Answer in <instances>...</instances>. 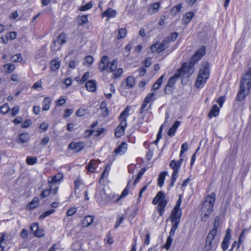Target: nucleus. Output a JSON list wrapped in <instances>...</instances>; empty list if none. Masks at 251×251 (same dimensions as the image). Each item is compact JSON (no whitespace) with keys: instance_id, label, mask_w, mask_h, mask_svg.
I'll return each mask as SVG.
<instances>
[{"instance_id":"obj_51","label":"nucleus","mask_w":251,"mask_h":251,"mask_svg":"<svg viewBox=\"0 0 251 251\" xmlns=\"http://www.w3.org/2000/svg\"><path fill=\"white\" fill-rule=\"evenodd\" d=\"M39 228V225L37 223H33L30 226V231L34 234L37 230Z\"/></svg>"},{"instance_id":"obj_33","label":"nucleus","mask_w":251,"mask_h":251,"mask_svg":"<svg viewBox=\"0 0 251 251\" xmlns=\"http://www.w3.org/2000/svg\"><path fill=\"white\" fill-rule=\"evenodd\" d=\"M63 175L61 173H58L54 175L51 178V180L50 181H49V184L51 185L52 184L59 181L63 177Z\"/></svg>"},{"instance_id":"obj_24","label":"nucleus","mask_w":251,"mask_h":251,"mask_svg":"<svg viewBox=\"0 0 251 251\" xmlns=\"http://www.w3.org/2000/svg\"><path fill=\"white\" fill-rule=\"evenodd\" d=\"M219 111L220 108L216 104L214 105L208 114L209 118H211L213 117L217 116L219 114Z\"/></svg>"},{"instance_id":"obj_31","label":"nucleus","mask_w":251,"mask_h":251,"mask_svg":"<svg viewBox=\"0 0 251 251\" xmlns=\"http://www.w3.org/2000/svg\"><path fill=\"white\" fill-rule=\"evenodd\" d=\"M42 105L43 110H48L50 109V99L48 97L45 98L43 101Z\"/></svg>"},{"instance_id":"obj_2","label":"nucleus","mask_w":251,"mask_h":251,"mask_svg":"<svg viewBox=\"0 0 251 251\" xmlns=\"http://www.w3.org/2000/svg\"><path fill=\"white\" fill-rule=\"evenodd\" d=\"M209 65L204 63L202 68L200 70L197 81L195 85L197 88L202 87L205 83L209 77Z\"/></svg>"},{"instance_id":"obj_13","label":"nucleus","mask_w":251,"mask_h":251,"mask_svg":"<svg viewBox=\"0 0 251 251\" xmlns=\"http://www.w3.org/2000/svg\"><path fill=\"white\" fill-rule=\"evenodd\" d=\"M110 72H113L115 77H119L123 73V69L122 68L117 69V61L114 60L110 62Z\"/></svg>"},{"instance_id":"obj_11","label":"nucleus","mask_w":251,"mask_h":251,"mask_svg":"<svg viewBox=\"0 0 251 251\" xmlns=\"http://www.w3.org/2000/svg\"><path fill=\"white\" fill-rule=\"evenodd\" d=\"M205 54V48L204 46H201L196 52L195 54L191 57L190 61L192 65H195L196 63L200 60L202 56Z\"/></svg>"},{"instance_id":"obj_1","label":"nucleus","mask_w":251,"mask_h":251,"mask_svg":"<svg viewBox=\"0 0 251 251\" xmlns=\"http://www.w3.org/2000/svg\"><path fill=\"white\" fill-rule=\"evenodd\" d=\"M216 194L212 193L207 196L203 203L201 211V221L206 222L212 211L215 201Z\"/></svg>"},{"instance_id":"obj_38","label":"nucleus","mask_w":251,"mask_h":251,"mask_svg":"<svg viewBox=\"0 0 251 251\" xmlns=\"http://www.w3.org/2000/svg\"><path fill=\"white\" fill-rule=\"evenodd\" d=\"M182 8V4L181 3H178V4L175 5L173 7L172 10V14L176 15L177 13H178Z\"/></svg>"},{"instance_id":"obj_56","label":"nucleus","mask_w":251,"mask_h":251,"mask_svg":"<svg viewBox=\"0 0 251 251\" xmlns=\"http://www.w3.org/2000/svg\"><path fill=\"white\" fill-rule=\"evenodd\" d=\"M32 124L30 120H26L22 124V127L26 128Z\"/></svg>"},{"instance_id":"obj_26","label":"nucleus","mask_w":251,"mask_h":251,"mask_svg":"<svg viewBox=\"0 0 251 251\" xmlns=\"http://www.w3.org/2000/svg\"><path fill=\"white\" fill-rule=\"evenodd\" d=\"M94 218L91 216L85 217L82 222V225L83 227H87L89 226L93 222Z\"/></svg>"},{"instance_id":"obj_35","label":"nucleus","mask_w":251,"mask_h":251,"mask_svg":"<svg viewBox=\"0 0 251 251\" xmlns=\"http://www.w3.org/2000/svg\"><path fill=\"white\" fill-rule=\"evenodd\" d=\"M220 218L219 216H217L214 221L213 225V228L210 231H214L215 232V234H217V229L220 226Z\"/></svg>"},{"instance_id":"obj_57","label":"nucleus","mask_w":251,"mask_h":251,"mask_svg":"<svg viewBox=\"0 0 251 251\" xmlns=\"http://www.w3.org/2000/svg\"><path fill=\"white\" fill-rule=\"evenodd\" d=\"M148 102L146 101L145 100H144L141 108L140 109V113H142L144 112L145 108H146L147 105L148 104Z\"/></svg>"},{"instance_id":"obj_9","label":"nucleus","mask_w":251,"mask_h":251,"mask_svg":"<svg viewBox=\"0 0 251 251\" xmlns=\"http://www.w3.org/2000/svg\"><path fill=\"white\" fill-rule=\"evenodd\" d=\"M169 40L164 39L161 42H157L151 47L152 52L160 53L165 50L169 46Z\"/></svg>"},{"instance_id":"obj_30","label":"nucleus","mask_w":251,"mask_h":251,"mask_svg":"<svg viewBox=\"0 0 251 251\" xmlns=\"http://www.w3.org/2000/svg\"><path fill=\"white\" fill-rule=\"evenodd\" d=\"M39 199L37 197L33 198L32 201L28 204V208L30 210H32L38 206Z\"/></svg>"},{"instance_id":"obj_23","label":"nucleus","mask_w":251,"mask_h":251,"mask_svg":"<svg viewBox=\"0 0 251 251\" xmlns=\"http://www.w3.org/2000/svg\"><path fill=\"white\" fill-rule=\"evenodd\" d=\"M95 80H90L86 82V87L89 91L94 92L96 89Z\"/></svg>"},{"instance_id":"obj_16","label":"nucleus","mask_w":251,"mask_h":251,"mask_svg":"<svg viewBox=\"0 0 251 251\" xmlns=\"http://www.w3.org/2000/svg\"><path fill=\"white\" fill-rule=\"evenodd\" d=\"M84 143L83 142L79 141L78 142H72L68 147L70 150H74L75 152H77L82 150L84 147Z\"/></svg>"},{"instance_id":"obj_8","label":"nucleus","mask_w":251,"mask_h":251,"mask_svg":"<svg viewBox=\"0 0 251 251\" xmlns=\"http://www.w3.org/2000/svg\"><path fill=\"white\" fill-rule=\"evenodd\" d=\"M240 87L250 91L251 88V67L243 75L240 84Z\"/></svg>"},{"instance_id":"obj_49","label":"nucleus","mask_w":251,"mask_h":251,"mask_svg":"<svg viewBox=\"0 0 251 251\" xmlns=\"http://www.w3.org/2000/svg\"><path fill=\"white\" fill-rule=\"evenodd\" d=\"M128 185L129 184H128L126 187L124 189L121 196L117 199V201H119L121 198L125 197L128 195L129 193Z\"/></svg>"},{"instance_id":"obj_63","label":"nucleus","mask_w":251,"mask_h":251,"mask_svg":"<svg viewBox=\"0 0 251 251\" xmlns=\"http://www.w3.org/2000/svg\"><path fill=\"white\" fill-rule=\"evenodd\" d=\"M27 235H28L27 230L25 229H23L21 232L20 236L22 238L25 239L27 237Z\"/></svg>"},{"instance_id":"obj_40","label":"nucleus","mask_w":251,"mask_h":251,"mask_svg":"<svg viewBox=\"0 0 251 251\" xmlns=\"http://www.w3.org/2000/svg\"><path fill=\"white\" fill-rule=\"evenodd\" d=\"M145 171H146L145 168H142L140 171V172L138 173V174L137 175V176L136 179H135V180L134 181V185H135L139 181L140 179H141L142 176L143 175V174H144Z\"/></svg>"},{"instance_id":"obj_25","label":"nucleus","mask_w":251,"mask_h":251,"mask_svg":"<svg viewBox=\"0 0 251 251\" xmlns=\"http://www.w3.org/2000/svg\"><path fill=\"white\" fill-rule=\"evenodd\" d=\"M116 15V11L111 8H108L102 14V17H107L108 18H114Z\"/></svg>"},{"instance_id":"obj_7","label":"nucleus","mask_w":251,"mask_h":251,"mask_svg":"<svg viewBox=\"0 0 251 251\" xmlns=\"http://www.w3.org/2000/svg\"><path fill=\"white\" fill-rule=\"evenodd\" d=\"M169 166L170 168L173 170V172L172 173L171 181L169 186V189L173 187L174 186L175 183L178 176L179 169L180 167V166H179V165H178V164L176 163V161L175 160H173L171 161Z\"/></svg>"},{"instance_id":"obj_12","label":"nucleus","mask_w":251,"mask_h":251,"mask_svg":"<svg viewBox=\"0 0 251 251\" xmlns=\"http://www.w3.org/2000/svg\"><path fill=\"white\" fill-rule=\"evenodd\" d=\"M110 63L109 62V57L107 56H103L101 57L99 65V69L100 72L107 71L110 72Z\"/></svg>"},{"instance_id":"obj_60","label":"nucleus","mask_w":251,"mask_h":251,"mask_svg":"<svg viewBox=\"0 0 251 251\" xmlns=\"http://www.w3.org/2000/svg\"><path fill=\"white\" fill-rule=\"evenodd\" d=\"M4 68L9 71H12L15 69V65L11 64H6L4 65Z\"/></svg>"},{"instance_id":"obj_36","label":"nucleus","mask_w":251,"mask_h":251,"mask_svg":"<svg viewBox=\"0 0 251 251\" xmlns=\"http://www.w3.org/2000/svg\"><path fill=\"white\" fill-rule=\"evenodd\" d=\"M125 128L120 126H118L115 132V135L117 137H120L125 133Z\"/></svg>"},{"instance_id":"obj_64","label":"nucleus","mask_w":251,"mask_h":251,"mask_svg":"<svg viewBox=\"0 0 251 251\" xmlns=\"http://www.w3.org/2000/svg\"><path fill=\"white\" fill-rule=\"evenodd\" d=\"M85 114V111L84 109L80 108L76 111V114L77 116H83Z\"/></svg>"},{"instance_id":"obj_44","label":"nucleus","mask_w":251,"mask_h":251,"mask_svg":"<svg viewBox=\"0 0 251 251\" xmlns=\"http://www.w3.org/2000/svg\"><path fill=\"white\" fill-rule=\"evenodd\" d=\"M55 212V210L51 209L49 211H47L43 213L39 217V219L43 220L47 216L50 215V214L53 213Z\"/></svg>"},{"instance_id":"obj_42","label":"nucleus","mask_w":251,"mask_h":251,"mask_svg":"<svg viewBox=\"0 0 251 251\" xmlns=\"http://www.w3.org/2000/svg\"><path fill=\"white\" fill-rule=\"evenodd\" d=\"M144 100L148 103L153 101L155 100V94L154 93H151L148 94Z\"/></svg>"},{"instance_id":"obj_5","label":"nucleus","mask_w":251,"mask_h":251,"mask_svg":"<svg viewBox=\"0 0 251 251\" xmlns=\"http://www.w3.org/2000/svg\"><path fill=\"white\" fill-rule=\"evenodd\" d=\"M194 65H192L190 61L189 63H183L176 73H178L179 77L180 76L184 78L189 77L194 72Z\"/></svg>"},{"instance_id":"obj_18","label":"nucleus","mask_w":251,"mask_h":251,"mask_svg":"<svg viewBox=\"0 0 251 251\" xmlns=\"http://www.w3.org/2000/svg\"><path fill=\"white\" fill-rule=\"evenodd\" d=\"M250 91L240 87V91L237 93L236 100L238 101L243 100L248 95Z\"/></svg>"},{"instance_id":"obj_34","label":"nucleus","mask_w":251,"mask_h":251,"mask_svg":"<svg viewBox=\"0 0 251 251\" xmlns=\"http://www.w3.org/2000/svg\"><path fill=\"white\" fill-rule=\"evenodd\" d=\"M60 65V62L57 59H53L50 63V68L52 71L58 69Z\"/></svg>"},{"instance_id":"obj_61","label":"nucleus","mask_w":251,"mask_h":251,"mask_svg":"<svg viewBox=\"0 0 251 251\" xmlns=\"http://www.w3.org/2000/svg\"><path fill=\"white\" fill-rule=\"evenodd\" d=\"M81 22L79 23L80 25H83L84 24L88 22L87 16L86 15H83L80 18Z\"/></svg>"},{"instance_id":"obj_47","label":"nucleus","mask_w":251,"mask_h":251,"mask_svg":"<svg viewBox=\"0 0 251 251\" xmlns=\"http://www.w3.org/2000/svg\"><path fill=\"white\" fill-rule=\"evenodd\" d=\"M92 7V3L91 2H89L86 4L81 6L79 8V10L81 11H84L91 9Z\"/></svg>"},{"instance_id":"obj_62","label":"nucleus","mask_w":251,"mask_h":251,"mask_svg":"<svg viewBox=\"0 0 251 251\" xmlns=\"http://www.w3.org/2000/svg\"><path fill=\"white\" fill-rule=\"evenodd\" d=\"M89 77V73L88 72H86L85 74H83L82 75L81 79V82L82 83L86 81Z\"/></svg>"},{"instance_id":"obj_3","label":"nucleus","mask_w":251,"mask_h":251,"mask_svg":"<svg viewBox=\"0 0 251 251\" xmlns=\"http://www.w3.org/2000/svg\"><path fill=\"white\" fill-rule=\"evenodd\" d=\"M167 201L166 195L162 191H159L152 201L153 204L158 203L157 209L159 212L160 216H162L164 212V208L167 204Z\"/></svg>"},{"instance_id":"obj_32","label":"nucleus","mask_w":251,"mask_h":251,"mask_svg":"<svg viewBox=\"0 0 251 251\" xmlns=\"http://www.w3.org/2000/svg\"><path fill=\"white\" fill-rule=\"evenodd\" d=\"M51 189L52 185L49 184V186L48 189L43 190L40 196V198L41 199H44L48 196L50 194Z\"/></svg>"},{"instance_id":"obj_22","label":"nucleus","mask_w":251,"mask_h":251,"mask_svg":"<svg viewBox=\"0 0 251 251\" xmlns=\"http://www.w3.org/2000/svg\"><path fill=\"white\" fill-rule=\"evenodd\" d=\"M195 15V13L192 12L190 11L189 12L186 13L183 17L182 20L183 22L185 24H188L191 20V19L193 18Z\"/></svg>"},{"instance_id":"obj_59","label":"nucleus","mask_w":251,"mask_h":251,"mask_svg":"<svg viewBox=\"0 0 251 251\" xmlns=\"http://www.w3.org/2000/svg\"><path fill=\"white\" fill-rule=\"evenodd\" d=\"M225 100L226 98L224 96H221L218 99L217 102L219 104V105L221 107H222Z\"/></svg>"},{"instance_id":"obj_14","label":"nucleus","mask_w":251,"mask_h":251,"mask_svg":"<svg viewBox=\"0 0 251 251\" xmlns=\"http://www.w3.org/2000/svg\"><path fill=\"white\" fill-rule=\"evenodd\" d=\"M129 109L128 106L121 113L119 116V120L120 121L119 126L126 128L127 126L126 118L128 116Z\"/></svg>"},{"instance_id":"obj_58","label":"nucleus","mask_w":251,"mask_h":251,"mask_svg":"<svg viewBox=\"0 0 251 251\" xmlns=\"http://www.w3.org/2000/svg\"><path fill=\"white\" fill-rule=\"evenodd\" d=\"M177 36H178L177 33L174 32V33H173L171 35L170 37L169 38H168L167 39L169 40V42L170 41L173 42V41H175L176 39V38H177Z\"/></svg>"},{"instance_id":"obj_37","label":"nucleus","mask_w":251,"mask_h":251,"mask_svg":"<svg viewBox=\"0 0 251 251\" xmlns=\"http://www.w3.org/2000/svg\"><path fill=\"white\" fill-rule=\"evenodd\" d=\"M37 162V158L36 157L27 156L26 159V162L29 165H33Z\"/></svg>"},{"instance_id":"obj_4","label":"nucleus","mask_w":251,"mask_h":251,"mask_svg":"<svg viewBox=\"0 0 251 251\" xmlns=\"http://www.w3.org/2000/svg\"><path fill=\"white\" fill-rule=\"evenodd\" d=\"M181 215V210L173 209L170 215V219L172 224V227L171 229V235H175V232L178 228Z\"/></svg>"},{"instance_id":"obj_29","label":"nucleus","mask_w":251,"mask_h":251,"mask_svg":"<svg viewBox=\"0 0 251 251\" xmlns=\"http://www.w3.org/2000/svg\"><path fill=\"white\" fill-rule=\"evenodd\" d=\"M164 75H162L154 83L152 87V90H157L160 88L164 78Z\"/></svg>"},{"instance_id":"obj_27","label":"nucleus","mask_w":251,"mask_h":251,"mask_svg":"<svg viewBox=\"0 0 251 251\" xmlns=\"http://www.w3.org/2000/svg\"><path fill=\"white\" fill-rule=\"evenodd\" d=\"M29 139V135L26 132L22 133L19 136V139L17 142L18 143H24L27 142Z\"/></svg>"},{"instance_id":"obj_54","label":"nucleus","mask_w":251,"mask_h":251,"mask_svg":"<svg viewBox=\"0 0 251 251\" xmlns=\"http://www.w3.org/2000/svg\"><path fill=\"white\" fill-rule=\"evenodd\" d=\"M123 220L124 218L123 217L118 216L114 226L115 228H117L120 226V224L123 222Z\"/></svg>"},{"instance_id":"obj_50","label":"nucleus","mask_w":251,"mask_h":251,"mask_svg":"<svg viewBox=\"0 0 251 251\" xmlns=\"http://www.w3.org/2000/svg\"><path fill=\"white\" fill-rule=\"evenodd\" d=\"M34 235L36 237H41L44 235V231L43 229L38 228Z\"/></svg>"},{"instance_id":"obj_21","label":"nucleus","mask_w":251,"mask_h":251,"mask_svg":"<svg viewBox=\"0 0 251 251\" xmlns=\"http://www.w3.org/2000/svg\"><path fill=\"white\" fill-rule=\"evenodd\" d=\"M180 124L179 121H176L173 126L170 128L168 132V134L170 136H174L176 131Z\"/></svg>"},{"instance_id":"obj_43","label":"nucleus","mask_w":251,"mask_h":251,"mask_svg":"<svg viewBox=\"0 0 251 251\" xmlns=\"http://www.w3.org/2000/svg\"><path fill=\"white\" fill-rule=\"evenodd\" d=\"M126 28H120L119 30V33H118L117 38L119 39L124 38L126 37Z\"/></svg>"},{"instance_id":"obj_19","label":"nucleus","mask_w":251,"mask_h":251,"mask_svg":"<svg viewBox=\"0 0 251 251\" xmlns=\"http://www.w3.org/2000/svg\"><path fill=\"white\" fill-rule=\"evenodd\" d=\"M97 199L100 202L106 201L107 200V196L104 189H100L96 194Z\"/></svg>"},{"instance_id":"obj_39","label":"nucleus","mask_w":251,"mask_h":251,"mask_svg":"<svg viewBox=\"0 0 251 251\" xmlns=\"http://www.w3.org/2000/svg\"><path fill=\"white\" fill-rule=\"evenodd\" d=\"M126 83L128 89L132 87L135 84V81L133 77L128 76L126 78Z\"/></svg>"},{"instance_id":"obj_20","label":"nucleus","mask_w":251,"mask_h":251,"mask_svg":"<svg viewBox=\"0 0 251 251\" xmlns=\"http://www.w3.org/2000/svg\"><path fill=\"white\" fill-rule=\"evenodd\" d=\"M127 144L125 142H122L121 145L115 150L114 152L116 154H123L127 150Z\"/></svg>"},{"instance_id":"obj_10","label":"nucleus","mask_w":251,"mask_h":251,"mask_svg":"<svg viewBox=\"0 0 251 251\" xmlns=\"http://www.w3.org/2000/svg\"><path fill=\"white\" fill-rule=\"evenodd\" d=\"M178 73H175L168 80V83L165 88V92L167 94H171L175 88L176 80L179 78Z\"/></svg>"},{"instance_id":"obj_28","label":"nucleus","mask_w":251,"mask_h":251,"mask_svg":"<svg viewBox=\"0 0 251 251\" xmlns=\"http://www.w3.org/2000/svg\"><path fill=\"white\" fill-rule=\"evenodd\" d=\"M167 174V172H161L158 176V185L159 187H162L164 185V182L165 180V178Z\"/></svg>"},{"instance_id":"obj_53","label":"nucleus","mask_w":251,"mask_h":251,"mask_svg":"<svg viewBox=\"0 0 251 251\" xmlns=\"http://www.w3.org/2000/svg\"><path fill=\"white\" fill-rule=\"evenodd\" d=\"M76 212V208L75 207H72L67 210L66 214L68 216H72L74 215Z\"/></svg>"},{"instance_id":"obj_52","label":"nucleus","mask_w":251,"mask_h":251,"mask_svg":"<svg viewBox=\"0 0 251 251\" xmlns=\"http://www.w3.org/2000/svg\"><path fill=\"white\" fill-rule=\"evenodd\" d=\"M20 107L19 106H15L11 110V114L13 117L15 116L19 112Z\"/></svg>"},{"instance_id":"obj_55","label":"nucleus","mask_w":251,"mask_h":251,"mask_svg":"<svg viewBox=\"0 0 251 251\" xmlns=\"http://www.w3.org/2000/svg\"><path fill=\"white\" fill-rule=\"evenodd\" d=\"M96 161H91L87 166V170L90 172H93L95 170L93 162Z\"/></svg>"},{"instance_id":"obj_17","label":"nucleus","mask_w":251,"mask_h":251,"mask_svg":"<svg viewBox=\"0 0 251 251\" xmlns=\"http://www.w3.org/2000/svg\"><path fill=\"white\" fill-rule=\"evenodd\" d=\"M231 232L230 229H226V235L222 243V248L224 251H226L228 248Z\"/></svg>"},{"instance_id":"obj_15","label":"nucleus","mask_w":251,"mask_h":251,"mask_svg":"<svg viewBox=\"0 0 251 251\" xmlns=\"http://www.w3.org/2000/svg\"><path fill=\"white\" fill-rule=\"evenodd\" d=\"M67 39L66 35L64 33H61L57 40H54L52 43L51 46V50H55L57 49L55 48V46L57 44H59V45H62L66 43V40Z\"/></svg>"},{"instance_id":"obj_46","label":"nucleus","mask_w":251,"mask_h":251,"mask_svg":"<svg viewBox=\"0 0 251 251\" xmlns=\"http://www.w3.org/2000/svg\"><path fill=\"white\" fill-rule=\"evenodd\" d=\"M11 60L14 62H20L22 61L23 58L21 54H16L11 57Z\"/></svg>"},{"instance_id":"obj_45","label":"nucleus","mask_w":251,"mask_h":251,"mask_svg":"<svg viewBox=\"0 0 251 251\" xmlns=\"http://www.w3.org/2000/svg\"><path fill=\"white\" fill-rule=\"evenodd\" d=\"M46 54V48L44 47H42L41 49H40L36 53V57L37 58H40L42 56H43Z\"/></svg>"},{"instance_id":"obj_48","label":"nucleus","mask_w":251,"mask_h":251,"mask_svg":"<svg viewBox=\"0 0 251 251\" xmlns=\"http://www.w3.org/2000/svg\"><path fill=\"white\" fill-rule=\"evenodd\" d=\"M9 109L8 105L4 104L0 107V112L2 114H6L9 111Z\"/></svg>"},{"instance_id":"obj_6","label":"nucleus","mask_w":251,"mask_h":251,"mask_svg":"<svg viewBox=\"0 0 251 251\" xmlns=\"http://www.w3.org/2000/svg\"><path fill=\"white\" fill-rule=\"evenodd\" d=\"M215 232L214 231H210L206 238L205 245L204 248L205 251H209L215 250L218 245V240L215 238Z\"/></svg>"},{"instance_id":"obj_41","label":"nucleus","mask_w":251,"mask_h":251,"mask_svg":"<svg viewBox=\"0 0 251 251\" xmlns=\"http://www.w3.org/2000/svg\"><path fill=\"white\" fill-rule=\"evenodd\" d=\"M174 235H171V231L170 232V233H169V236L167 237V241H166V244L164 246L165 248L166 249V250H168L171 245V244L172 243V241H173V238H172V236H174Z\"/></svg>"}]
</instances>
